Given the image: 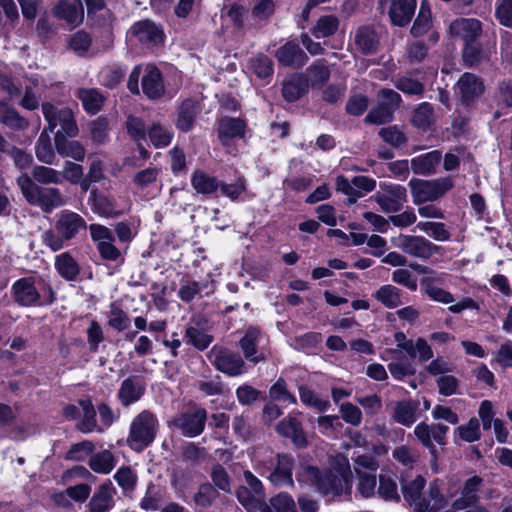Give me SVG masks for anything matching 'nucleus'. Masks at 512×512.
<instances>
[{"label": "nucleus", "mask_w": 512, "mask_h": 512, "mask_svg": "<svg viewBox=\"0 0 512 512\" xmlns=\"http://www.w3.org/2000/svg\"><path fill=\"white\" fill-rule=\"evenodd\" d=\"M495 17L502 26L512 29V0H496Z\"/></svg>", "instance_id": "nucleus-62"}, {"label": "nucleus", "mask_w": 512, "mask_h": 512, "mask_svg": "<svg viewBox=\"0 0 512 512\" xmlns=\"http://www.w3.org/2000/svg\"><path fill=\"white\" fill-rule=\"evenodd\" d=\"M108 325L121 332L130 326V319L116 303H111L108 312Z\"/></svg>", "instance_id": "nucleus-51"}, {"label": "nucleus", "mask_w": 512, "mask_h": 512, "mask_svg": "<svg viewBox=\"0 0 512 512\" xmlns=\"http://www.w3.org/2000/svg\"><path fill=\"white\" fill-rule=\"evenodd\" d=\"M393 115L394 112L390 108H388L387 106L378 101L377 106L372 108L365 117V122L370 124L381 125L391 122L393 119Z\"/></svg>", "instance_id": "nucleus-56"}, {"label": "nucleus", "mask_w": 512, "mask_h": 512, "mask_svg": "<svg viewBox=\"0 0 512 512\" xmlns=\"http://www.w3.org/2000/svg\"><path fill=\"white\" fill-rule=\"evenodd\" d=\"M264 339V333L255 326H249L239 340L238 346L243 352L244 357L253 364H258L266 360V352L261 347Z\"/></svg>", "instance_id": "nucleus-12"}, {"label": "nucleus", "mask_w": 512, "mask_h": 512, "mask_svg": "<svg viewBox=\"0 0 512 512\" xmlns=\"http://www.w3.org/2000/svg\"><path fill=\"white\" fill-rule=\"evenodd\" d=\"M196 117V107L192 100H186L182 103L177 119V127L181 131H189Z\"/></svg>", "instance_id": "nucleus-47"}, {"label": "nucleus", "mask_w": 512, "mask_h": 512, "mask_svg": "<svg viewBox=\"0 0 512 512\" xmlns=\"http://www.w3.org/2000/svg\"><path fill=\"white\" fill-rule=\"evenodd\" d=\"M0 123L13 130H25L29 123L14 108H3L0 110Z\"/></svg>", "instance_id": "nucleus-45"}, {"label": "nucleus", "mask_w": 512, "mask_h": 512, "mask_svg": "<svg viewBox=\"0 0 512 512\" xmlns=\"http://www.w3.org/2000/svg\"><path fill=\"white\" fill-rule=\"evenodd\" d=\"M293 469V456L286 453H278L275 457L274 467L267 479L275 487L294 488Z\"/></svg>", "instance_id": "nucleus-14"}, {"label": "nucleus", "mask_w": 512, "mask_h": 512, "mask_svg": "<svg viewBox=\"0 0 512 512\" xmlns=\"http://www.w3.org/2000/svg\"><path fill=\"white\" fill-rule=\"evenodd\" d=\"M411 267L417 272L425 274V276L420 279V286L422 291L427 289V285L437 286V284H443L445 282L446 274L444 273H436L429 267L420 264L411 265Z\"/></svg>", "instance_id": "nucleus-52"}, {"label": "nucleus", "mask_w": 512, "mask_h": 512, "mask_svg": "<svg viewBox=\"0 0 512 512\" xmlns=\"http://www.w3.org/2000/svg\"><path fill=\"white\" fill-rule=\"evenodd\" d=\"M236 496L241 505L248 512H256L261 508L264 498H257L248 487L242 485L236 490Z\"/></svg>", "instance_id": "nucleus-54"}, {"label": "nucleus", "mask_w": 512, "mask_h": 512, "mask_svg": "<svg viewBox=\"0 0 512 512\" xmlns=\"http://www.w3.org/2000/svg\"><path fill=\"white\" fill-rule=\"evenodd\" d=\"M77 97L82 102L85 111L90 114L98 113L105 99L96 88H81L77 91Z\"/></svg>", "instance_id": "nucleus-34"}, {"label": "nucleus", "mask_w": 512, "mask_h": 512, "mask_svg": "<svg viewBox=\"0 0 512 512\" xmlns=\"http://www.w3.org/2000/svg\"><path fill=\"white\" fill-rule=\"evenodd\" d=\"M402 295L403 291L391 284L382 285L373 293V297L388 309L402 305Z\"/></svg>", "instance_id": "nucleus-30"}, {"label": "nucleus", "mask_w": 512, "mask_h": 512, "mask_svg": "<svg viewBox=\"0 0 512 512\" xmlns=\"http://www.w3.org/2000/svg\"><path fill=\"white\" fill-rule=\"evenodd\" d=\"M482 484L483 479L480 476L475 475L467 479L460 496L452 503V508L460 511L474 506L480 499L478 492Z\"/></svg>", "instance_id": "nucleus-18"}, {"label": "nucleus", "mask_w": 512, "mask_h": 512, "mask_svg": "<svg viewBox=\"0 0 512 512\" xmlns=\"http://www.w3.org/2000/svg\"><path fill=\"white\" fill-rule=\"evenodd\" d=\"M79 405L82 408V419L77 424V428L82 433H91V432H98L103 433L104 430L100 427H98L97 420H96V412L91 400L85 399L80 400Z\"/></svg>", "instance_id": "nucleus-32"}, {"label": "nucleus", "mask_w": 512, "mask_h": 512, "mask_svg": "<svg viewBox=\"0 0 512 512\" xmlns=\"http://www.w3.org/2000/svg\"><path fill=\"white\" fill-rule=\"evenodd\" d=\"M136 40L147 46H156L163 42L162 29L151 20L145 19L136 22L130 29Z\"/></svg>", "instance_id": "nucleus-16"}, {"label": "nucleus", "mask_w": 512, "mask_h": 512, "mask_svg": "<svg viewBox=\"0 0 512 512\" xmlns=\"http://www.w3.org/2000/svg\"><path fill=\"white\" fill-rule=\"evenodd\" d=\"M434 120V109L433 106L428 102L419 104L413 113L412 123L414 126L426 129Z\"/></svg>", "instance_id": "nucleus-46"}, {"label": "nucleus", "mask_w": 512, "mask_h": 512, "mask_svg": "<svg viewBox=\"0 0 512 512\" xmlns=\"http://www.w3.org/2000/svg\"><path fill=\"white\" fill-rule=\"evenodd\" d=\"M116 489L112 482L106 481L101 484L91 497L87 507L89 512H108L114 506Z\"/></svg>", "instance_id": "nucleus-19"}, {"label": "nucleus", "mask_w": 512, "mask_h": 512, "mask_svg": "<svg viewBox=\"0 0 512 512\" xmlns=\"http://www.w3.org/2000/svg\"><path fill=\"white\" fill-rule=\"evenodd\" d=\"M417 228L420 231L427 233L436 241L443 242L450 239V232L442 222L421 221L417 224Z\"/></svg>", "instance_id": "nucleus-48"}, {"label": "nucleus", "mask_w": 512, "mask_h": 512, "mask_svg": "<svg viewBox=\"0 0 512 512\" xmlns=\"http://www.w3.org/2000/svg\"><path fill=\"white\" fill-rule=\"evenodd\" d=\"M418 404L411 400L400 401L395 405L393 419L404 426H411L417 419Z\"/></svg>", "instance_id": "nucleus-40"}, {"label": "nucleus", "mask_w": 512, "mask_h": 512, "mask_svg": "<svg viewBox=\"0 0 512 512\" xmlns=\"http://www.w3.org/2000/svg\"><path fill=\"white\" fill-rule=\"evenodd\" d=\"M207 412L204 408L181 413L174 417L171 424L179 429L183 436L193 438L199 436L205 428Z\"/></svg>", "instance_id": "nucleus-13"}, {"label": "nucleus", "mask_w": 512, "mask_h": 512, "mask_svg": "<svg viewBox=\"0 0 512 512\" xmlns=\"http://www.w3.org/2000/svg\"><path fill=\"white\" fill-rule=\"evenodd\" d=\"M210 360L218 371L230 377H237L247 372L243 357L227 348L213 347L210 351Z\"/></svg>", "instance_id": "nucleus-7"}, {"label": "nucleus", "mask_w": 512, "mask_h": 512, "mask_svg": "<svg viewBox=\"0 0 512 512\" xmlns=\"http://www.w3.org/2000/svg\"><path fill=\"white\" fill-rule=\"evenodd\" d=\"M54 266L58 274L66 281H75L80 274V266L69 252L57 255Z\"/></svg>", "instance_id": "nucleus-29"}, {"label": "nucleus", "mask_w": 512, "mask_h": 512, "mask_svg": "<svg viewBox=\"0 0 512 512\" xmlns=\"http://www.w3.org/2000/svg\"><path fill=\"white\" fill-rule=\"evenodd\" d=\"M415 512H456V510H454L452 506L447 508L446 499H442L441 502L440 499H423L416 504Z\"/></svg>", "instance_id": "nucleus-63"}, {"label": "nucleus", "mask_w": 512, "mask_h": 512, "mask_svg": "<svg viewBox=\"0 0 512 512\" xmlns=\"http://www.w3.org/2000/svg\"><path fill=\"white\" fill-rule=\"evenodd\" d=\"M91 210L102 217H111L115 215V205L113 200L98 192L96 189L90 192L88 198Z\"/></svg>", "instance_id": "nucleus-36"}, {"label": "nucleus", "mask_w": 512, "mask_h": 512, "mask_svg": "<svg viewBox=\"0 0 512 512\" xmlns=\"http://www.w3.org/2000/svg\"><path fill=\"white\" fill-rule=\"evenodd\" d=\"M220 181L204 171L196 170L191 176V186L199 194H212L219 188Z\"/></svg>", "instance_id": "nucleus-37"}, {"label": "nucleus", "mask_w": 512, "mask_h": 512, "mask_svg": "<svg viewBox=\"0 0 512 512\" xmlns=\"http://www.w3.org/2000/svg\"><path fill=\"white\" fill-rule=\"evenodd\" d=\"M387 367L391 376L397 381H403L406 377L413 376L416 373L415 366L408 360L392 361Z\"/></svg>", "instance_id": "nucleus-53"}, {"label": "nucleus", "mask_w": 512, "mask_h": 512, "mask_svg": "<svg viewBox=\"0 0 512 512\" xmlns=\"http://www.w3.org/2000/svg\"><path fill=\"white\" fill-rule=\"evenodd\" d=\"M339 27V20L334 15H325L318 19L312 33L315 37H329L333 35Z\"/></svg>", "instance_id": "nucleus-49"}, {"label": "nucleus", "mask_w": 512, "mask_h": 512, "mask_svg": "<svg viewBox=\"0 0 512 512\" xmlns=\"http://www.w3.org/2000/svg\"><path fill=\"white\" fill-rule=\"evenodd\" d=\"M17 184L26 201L39 207L44 213H51L66 204V199L58 188L39 186L26 173L18 176Z\"/></svg>", "instance_id": "nucleus-4"}, {"label": "nucleus", "mask_w": 512, "mask_h": 512, "mask_svg": "<svg viewBox=\"0 0 512 512\" xmlns=\"http://www.w3.org/2000/svg\"><path fill=\"white\" fill-rule=\"evenodd\" d=\"M54 15L72 26L83 22L84 10L81 0H60L53 9Z\"/></svg>", "instance_id": "nucleus-20"}, {"label": "nucleus", "mask_w": 512, "mask_h": 512, "mask_svg": "<svg viewBox=\"0 0 512 512\" xmlns=\"http://www.w3.org/2000/svg\"><path fill=\"white\" fill-rule=\"evenodd\" d=\"M60 131L57 132L55 137V148L57 152L64 157H70L76 161H83L85 158V148L83 145L75 140H67L60 137Z\"/></svg>", "instance_id": "nucleus-31"}, {"label": "nucleus", "mask_w": 512, "mask_h": 512, "mask_svg": "<svg viewBox=\"0 0 512 512\" xmlns=\"http://www.w3.org/2000/svg\"><path fill=\"white\" fill-rule=\"evenodd\" d=\"M448 431L449 427L441 423L429 425L424 422H421L417 424L414 428V434L416 438L424 447H426L429 450L432 456V464H435L437 460V449L433 441L441 446H444L447 442L446 435Z\"/></svg>", "instance_id": "nucleus-10"}, {"label": "nucleus", "mask_w": 512, "mask_h": 512, "mask_svg": "<svg viewBox=\"0 0 512 512\" xmlns=\"http://www.w3.org/2000/svg\"><path fill=\"white\" fill-rule=\"evenodd\" d=\"M355 43L363 54H372L377 50L379 38L370 26H363L357 30Z\"/></svg>", "instance_id": "nucleus-33"}, {"label": "nucleus", "mask_w": 512, "mask_h": 512, "mask_svg": "<svg viewBox=\"0 0 512 512\" xmlns=\"http://www.w3.org/2000/svg\"><path fill=\"white\" fill-rule=\"evenodd\" d=\"M442 158L439 150L421 154L411 159V170L417 175H432L436 173Z\"/></svg>", "instance_id": "nucleus-23"}, {"label": "nucleus", "mask_w": 512, "mask_h": 512, "mask_svg": "<svg viewBox=\"0 0 512 512\" xmlns=\"http://www.w3.org/2000/svg\"><path fill=\"white\" fill-rule=\"evenodd\" d=\"M309 88L308 79L303 74H294L283 82L282 95L289 101L298 100Z\"/></svg>", "instance_id": "nucleus-28"}, {"label": "nucleus", "mask_w": 512, "mask_h": 512, "mask_svg": "<svg viewBox=\"0 0 512 512\" xmlns=\"http://www.w3.org/2000/svg\"><path fill=\"white\" fill-rule=\"evenodd\" d=\"M115 465V456L107 449L94 453L89 458V467L99 474H109L114 469Z\"/></svg>", "instance_id": "nucleus-39"}, {"label": "nucleus", "mask_w": 512, "mask_h": 512, "mask_svg": "<svg viewBox=\"0 0 512 512\" xmlns=\"http://www.w3.org/2000/svg\"><path fill=\"white\" fill-rule=\"evenodd\" d=\"M142 89L150 99L158 98L164 93L161 73L155 66L146 67V73L142 77Z\"/></svg>", "instance_id": "nucleus-27"}, {"label": "nucleus", "mask_w": 512, "mask_h": 512, "mask_svg": "<svg viewBox=\"0 0 512 512\" xmlns=\"http://www.w3.org/2000/svg\"><path fill=\"white\" fill-rule=\"evenodd\" d=\"M54 229L42 233V242L51 251L57 252L67 246V242L76 238L88 228L86 220L78 213L71 210H62L56 214Z\"/></svg>", "instance_id": "nucleus-2"}, {"label": "nucleus", "mask_w": 512, "mask_h": 512, "mask_svg": "<svg viewBox=\"0 0 512 512\" xmlns=\"http://www.w3.org/2000/svg\"><path fill=\"white\" fill-rule=\"evenodd\" d=\"M32 180L36 183L48 184H61L63 182L62 173L53 168L36 165L32 169Z\"/></svg>", "instance_id": "nucleus-43"}, {"label": "nucleus", "mask_w": 512, "mask_h": 512, "mask_svg": "<svg viewBox=\"0 0 512 512\" xmlns=\"http://www.w3.org/2000/svg\"><path fill=\"white\" fill-rule=\"evenodd\" d=\"M246 125L239 118L224 117L219 121L218 134L223 145H228L234 138H242Z\"/></svg>", "instance_id": "nucleus-26"}, {"label": "nucleus", "mask_w": 512, "mask_h": 512, "mask_svg": "<svg viewBox=\"0 0 512 512\" xmlns=\"http://www.w3.org/2000/svg\"><path fill=\"white\" fill-rule=\"evenodd\" d=\"M463 103L470 104L479 98L485 90L482 78L473 73H464L457 82Z\"/></svg>", "instance_id": "nucleus-17"}, {"label": "nucleus", "mask_w": 512, "mask_h": 512, "mask_svg": "<svg viewBox=\"0 0 512 512\" xmlns=\"http://www.w3.org/2000/svg\"><path fill=\"white\" fill-rule=\"evenodd\" d=\"M299 397L304 405L313 407L319 412H324L330 407V402L327 399L319 398L315 392L307 386L299 387Z\"/></svg>", "instance_id": "nucleus-50"}, {"label": "nucleus", "mask_w": 512, "mask_h": 512, "mask_svg": "<svg viewBox=\"0 0 512 512\" xmlns=\"http://www.w3.org/2000/svg\"><path fill=\"white\" fill-rule=\"evenodd\" d=\"M35 153L37 159L45 164L53 165L55 164L56 156L52 149L51 140L49 135L43 131L35 145Z\"/></svg>", "instance_id": "nucleus-44"}, {"label": "nucleus", "mask_w": 512, "mask_h": 512, "mask_svg": "<svg viewBox=\"0 0 512 512\" xmlns=\"http://www.w3.org/2000/svg\"><path fill=\"white\" fill-rule=\"evenodd\" d=\"M42 112L45 120L48 122L50 131H53L60 125L62 132L67 136L75 137L78 135V127L70 108L58 107L46 102L42 104Z\"/></svg>", "instance_id": "nucleus-8"}, {"label": "nucleus", "mask_w": 512, "mask_h": 512, "mask_svg": "<svg viewBox=\"0 0 512 512\" xmlns=\"http://www.w3.org/2000/svg\"><path fill=\"white\" fill-rule=\"evenodd\" d=\"M118 486L124 491H133L137 483L136 473L128 466L120 467L114 474Z\"/></svg>", "instance_id": "nucleus-58"}, {"label": "nucleus", "mask_w": 512, "mask_h": 512, "mask_svg": "<svg viewBox=\"0 0 512 512\" xmlns=\"http://www.w3.org/2000/svg\"><path fill=\"white\" fill-rule=\"evenodd\" d=\"M379 191L374 195V200L385 213L400 211L407 202L406 188L400 184L380 183Z\"/></svg>", "instance_id": "nucleus-11"}, {"label": "nucleus", "mask_w": 512, "mask_h": 512, "mask_svg": "<svg viewBox=\"0 0 512 512\" xmlns=\"http://www.w3.org/2000/svg\"><path fill=\"white\" fill-rule=\"evenodd\" d=\"M14 301L23 307L47 306L55 301L51 285L39 276H27L16 280L11 286Z\"/></svg>", "instance_id": "nucleus-3"}, {"label": "nucleus", "mask_w": 512, "mask_h": 512, "mask_svg": "<svg viewBox=\"0 0 512 512\" xmlns=\"http://www.w3.org/2000/svg\"><path fill=\"white\" fill-rule=\"evenodd\" d=\"M92 241L95 243L98 249L101 245L108 244L109 242H115L114 232L102 225V224H90L88 226Z\"/></svg>", "instance_id": "nucleus-55"}, {"label": "nucleus", "mask_w": 512, "mask_h": 512, "mask_svg": "<svg viewBox=\"0 0 512 512\" xmlns=\"http://www.w3.org/2000/svg\"><path fill=\"white\" fill-rule=\"evenodd\" d=\"M159 427V422L155 414L149 410H143L135 416L130 424L127 437L128 446L141 452L154 441Z\"/></svg>", "instance_id": "nucleus-5"}, {"label": "nucleus", "mask_w": 512, "mask_h": 512, "mask_svg": "<svg viewBox=\"0 0 512 512\" xmlns=\"http://www.w3.org/2000/svg\"><path fill=\"white\" fill-rule=\"evenodd\" d=\"M481 22L475 18H458L450 24V33L465 42L475 41L481 34Z\"/></svg>", "instance_id": "nucleus-22"}, {"label": "nucleus", "mask_w": 512, "mask_h": 512, "mask_svg": "<svg viewBox=\"0 0 512 512\" xmlns=\"http://www.w3.org/2000/svg\"><path fill=\"white\" fill-rule=\"evenodd\" d=\"M276 430L280 435L290 438L297 447L302 448L307 445L301 423L296 417L284 418L277 424Z\"/></svg>", "instance_id": "nucleus-25"}, {"label": "nucleus", "mask_w": 512, "mask_h": 512, "mask_svg": "<svg viewBox=\"0 0 512 512\" xmlns=\"http://www.w3.org/2000/svg\"><path fill=\"white\" fill-rule=\"evenodd\" d=\"M173 136L174 133L171 128L160 122H153L148 127L149 140L156 149L167 147L171 143Z\"/></svg>", "instance_id": "nucleus-38"}, {"label": "nucleus", "mask_w": 512, "mask_h": 512, "mask_svg": "<svg viewBox=\"0 0 512 512\" xmlns=\"http://www.w3.org/2000/svg\"><path fill=\"white\" fill-rule=\"evenodd\" d=\"M339 412L343 421L351 426L358 427L362 423L363 415L361 409L350 402L340 404Z\"/></svg>", "instance_id": "nucleus-59"}, {"label": "nucleus", "mask_w": 512, "mask_h": 512, "mask_svg": "<svg viewBox=\"0 0 512 512\" xmlns=\"http://www.w3.org/2000/svg\"><path fill=\"white\" fill-rule=\"evenodd\" d=\"M206 295L213 292L212 282L208 281L198 282L194 280H185L182 282L179 290L178 297L184 302H191L200 295L202 291L207 290Z\"/></svg>", "instance_id": "nucleus-35"}, {"label": "nucleus", "mask_w": 512, "mask_h": 512, "mask_svg": "<svg viewBox=\"0 0 512 512\" xmlns=\"http://www.w3.org/2000/svg\"><path fill=\"white\" fill-rule=\"evenodd\" d=\"M495 100L498 106L512 107V79H505L499 82Z\"/></svg>", "instance_id": "nucleus-64"}, {"label": "nucleus", "mask_w": 512, "mask_h": 512, "mask_svg": "<svg viewBox=\"0 0 512 512\" xmlns=\"http://www.w3.org/2000/svg\"><path fill=\"white\" fill-rule=\"evenodd\" d=\"M432 26V15L430 8L425 0L421 2L418 15L410 30L414 37H420L427 33Z\"/></svg>", "instance_id": "nucleus-42"}, {"label": "nucleus", "mask_w": 512, "mask_h": 512, "mask_svg": "<svg viewBox=\"0 0 512 512\" xmlns=\"http://www.w3.org/2000/svg\"><path fill=\"white\" fill-rule=\"evenodd\" d=\"M126 129L134 142L146 141L148 128L145 126L142 119L135 116H128L126 120Z\"/></svg>", "instance_id": "nucleus-60"}, {"label": "nucleus", "mask_w": 512, "mask_h": 512, "mask_svg": "<svg viewBox=\"0 0 512 512\" xmlns=\"http://www.w3.org/2000/svg\"><path fill=\"white\" fill-rule=\"evenodd\" d=\"M146 391L144 380L137 375H131L124 379L117 391V399L124 407H129L138 402Z\"/></svg>", "instance_id": "nucleus-15"}, {"label": "nucleus", "mask_w": 512, "mask_h": 512, "mask_svg": "<svg viewBox=\"0 0 512 512\" xmlns=\"http://www.w3.org/2000/svg\"><path fill=\"white\" fill-rule=\"evenodd\" d=\"M416 4V0H391L388 12L391 22L399 27L408 25L415 14Z\"/></svg>", "instance_id": "nucleus-21"}, {"label": "nucleus", "mask_w": 512, "mask_h": 512, "mask_svg": "<svg viewBox=\"0 0 512 512\" xmlns=\"http://www.w3.org/2000/svg\"><path fill=\"white\" fill-rule=\"evenodd\" d=\"M276 58L280 64L299 68L307 62V56L299 45L288 42L281 46L276 52Z\"/></svg>", "instance_id": "nucleus-24"}, {"label": "nucleus", "mask_w": 512, "mask_h": 512, "mask_svg": "<svg viewBox=\"0 0 512 512\" xmlns=\"http://www.w3.org/2000/svg\"><path fill=\"white\" fill-rule=\"evenodd\" d=\"M353 468L356 475L376 473L379 463L372 455L362 454L353 459Z\"/></svg>", "instance_id": "nucleus-57"}, {"label": "nucleus", "mask_w": 512, "mask_h": 512, "mask_svg": "<svg viewBox=\"0 0 512 512\" xmlns=\"http://www.w3.org/2000/svg\"><path fill=\"white\" fill-rule=\"evenodd\" d=\"M261 512H298L294 498L287 492H280L269 500Z\"/></svg>", "instance_id": "nucleus-41"}, {"label": "nucleus", "mask_w": 512, "mask_h": 512, "mask_svg": "<svg viewBox=\"0 0 512 512\" xmlns=\"http://www.w3.org/2000/svg\"><path fill=\"white\" fill-rule=\"evenodd\" d=\"M296 480L300 485L313 487L325 496L349 495L352 479L348 473L337 474L330 469H319L316 466L302 463L296 469Z\"/></svg>", "instance_id": "nucleus-1"}, {"label": "nucleus", "mask_w": 512, "mask_h": 512, "mask_svg": "<svg viewBox=\"0 0 512 512\" xmlns=\"http://www.w3.org/2000/svg\"><path fill=\"white\" fill-rule=\"evenodd\" d=\"M413 202L416 205L433 202L449 191L454 183L450 176L434 180L412 179L409 182Z\"/></svg>", "instance_id": "nucleus-6"}, {"label": "nucleus", "mask_w": 512, "mask_h": 512, "mask_svg": "<svg viewBox=\"0 0 512 512\" xmlns=\"http://www.w3.org/2000/svg\"><path fill=\"white\" fill-rule=\"evenodd\" d=\"M95 446L89 440L73 444L66 454V459L72 461H83L92 454Z\"/></svg>", "instance_id": "nucleus-61"}, {"label": "nucleus", "mask_w": 512, "mask_h": 512, "mask_svg": "<svg viewBox=\"0 0 512 512\" xmlns=\"http://www.w3.org/2000/svg\"><path fill=\"white\" fill-rule=\"evenodd\" d=\"M395 245L405 254L421 260H428L441 250L440 246L425 237L415 235H400L396 238Z\"/></svg>", "instance_id": "nucleus-9"}]
</instances>
